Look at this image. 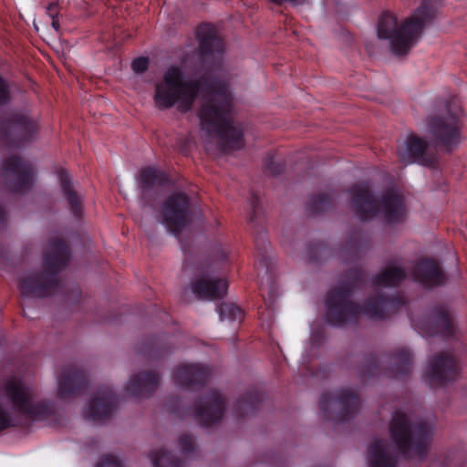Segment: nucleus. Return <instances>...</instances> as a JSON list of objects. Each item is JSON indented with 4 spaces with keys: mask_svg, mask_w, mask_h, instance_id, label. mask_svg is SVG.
I'll return each mask as SVG.
<instances>
[{
    "mask_svg": "<svg viewBox=\"0 0 467 467\" xmlns=\"http://www.w3.org/2000/svg\"><path fill=\"white\" fill-rule=\"evenodd\" d=\"M435 16L436 9L430 0H424L401 24L393 14L384 12L378 21V37L389 40L390 50L395 56H405L419 41L425 26L432 22Z\"/></svg>",
    "mask_w": 467,
    "mask_h": 467,
    "instance_id": "nucleus-3",
    "label": "nucleus"
},
{
    "mask_svg": "<svg viewBox=\"0 0 467 467\" xmlns=\"http://www.w3.org/2000/svg\"><path fill=\"white\" fill-rule=\"evenodd\" d=\"M38 130L36 117L27 111H11L0 121V140L10 147H21L35 140Z\"/></svg>",
    "mask_w": 467,
    "mask_h": 467,
    "instance_id": "nucleus-8",
    "label": "nucleus"
},
{
    "mask_svg": "<svg viewBox=\"0 0 467 467\" xmlns=\"http://www.w3.org/2000/svg\"><path fill=\"white\" fill-rule=\"evenodd\" d=\"M458 365L453 357L441 353L435 357L429 367V377L435 382L444 383L452 380L458 374Z\"/></svg>",
    "mask_w": 467,
    "mask_h": 467,
    "instance_id": "nucleus-21",
    "label": "nucleus"
},
{
    "mask_svg": "<svg viewBox=\"0 0 467 467\" xmlns=\"http://www.w3.org/2000/svg\"><path fill=\"white\" fill-rule=\"evenodd\" d=\"M228 284L223 278L200 276L192 283V291L202 300H216L226 295Z\"/></svg>",
    "mask_w": 467,
    "mask_h": 467,
    "instance_id": "nucleus-19",
    "label": "nucleus"
},
{
    "mask_svg": "<svg viewBox=\"0 0 467 467\" xmlns=\"http://www.w3.org/2000/svg\"><path fill=\"white\" fill-rule=\"evenodd\" d=\"M4 391L15 410L20 414L33 420H46L52 413V407L45 402H35L32 392L20 380L8 379Z\"/></svg>",
    "mask_w": 467,
    "mask_h": 467,
    "instance_id": "nucleus-10",
    "label": "nucleus"
},
{
    "mask_svg": "<svg viewBox=\"0 0 467 467\" xmlns=\"http://www.w3.org/2000/svg\"><path fill=\"white\" fill-rule=\"evenodd\" d=\"M117 407V398L109 388L99 389L88 404L85 417L94 422L108 419Z\"/></svg>",
    "mask_w": 467,
    "mask_h": 467,
    "instance_id": "nucleus-16",
    "label": "nucleus"
},
{
    "mask_svg": "<svg viewBox=\"0 0 467 467\" xmlns=\"http://www.w3.org/2000/svg\"><path fill=\"white\" fill-rule=\"evenodd\" d=\"M97 467H122V465L115 456L106 455L101 458Z\"/></svg>",
    "mask_w": 467,
    "mask_h": 467,
    "instance_id": "nucleus-38",
    "label": "nucleus"
},
{
    "mask_svg": "<svg viewBox=\"0 0 467 467\" xmlns=\"http://www.w3.org/2000/svg\"><path fill=\"white\" fill-rule=\"evenodd\" d=\"M389 433L400 451L410 458L422 460L428 451L434 423L396 411L389 422Z\"/></svg>",
    "mask_w": 467,
    "mask_h": 467,
    "instance_id": "nucleus-5",
    "label": "nucleus"
},
{
    "mask_svg": "<svg viewBox=\"0 0 467 467\" xmlns=\"http://www.w3.org/2000/svg\"><path fill=\"white\" fill-rule=\"evenodd\" d=\"M10 99V90L7 82L0 77V105L5 104Z\"/></svg>",
    "mask_w": 467,
    "mask_h": 467,
    "instance_id": "nucleus-37",
    "label": "nucleus"
},
{
    "mask_svg": "<svg viewBox=\"0 0 467 467\" xmlns=\"http://www.w3.org/2000/svg\"><path fill=\"white\" fill-rule=\"evenodd\" d=\"M431 323L433 327L428 334L430 336L442 334L445 336L452 335L453 327L448 311L445 307L436 308L431 316Z\"/></svg>",
    "mask_w": 467,
    "mask_h": 467,
    "instance_id": "nucleus-27",
    "label": "nucleus"
},
{
    "mask_svg": "<svg viewBox=\"0 0 467 467\" xmlns=\"http://www.w3.org/2000/svg\"><path fill=\"white\" fill-rule=\"evenodd\" d=\"M368 467H396L397 454L388 441L375 439L367 451Z\"/></svg>",
    "mask_w": 467,
    "mask_h": 467,
    "instance_id": "nucleus-18",
    "label": "nucleus"
},
{
    "mask_svg": "<svg viewBox=\"0 0 467 467\" xmlns=\"http://www.w3.org/2000/svg\"><path fill=\"white\" fill-rule=\"evenodd\" d=\"M34 174V169L29 162L13 155L3 161L0 176L8 191L25 192L31 188Z\"/></svg>",
    "mask_w": 467,
    "mask_h": 467,
    "instance_id": "nucleus-11",
    "label": "nucleus"
},
{
    "mask_svg": "<svg viewBox=\"0 0 467 467\" xmlns=\"http://www.w3.org/2000/svg\"><path fill=\"white\" fill-rule=\"evenodd\" d=\"M414 279L426 286L441 285L445 275L440 265L430 259L420 261L413 271Z\"/></svg>",
    "mask_w": 467,
    "mask_h": 467,
    "instance_id": "nucleus-23",
    "label": "nucleus"
},
{
    "mask_svg": "<svg viewBox=\"0 0 467 467\" xmlns=\"http://www.w3.org/2000/svg\"><path fill=\"white\" fill-rule=\"evenodd\" d=\"M210 369L201 364H182L173 373L177 385L182 387H194L202 385L210 377Z\"/></svg>",
    "mask_w": 467,
    "mask_h": 467,
    "instance_id": "nucleus-20",
    "label": "nucleus"
},
{
    "mask_svg": "<svg viewBox=\"0 0 467 467\" xmlns=\"http://www.w3.org/2000/svg\"><path fill=\"white\" fill-rule=\"evenodd\" d=\"M351 207L360 220L382 213L389 223L401 222L406 214L402 196L394 190L386 191L379 202L366 183L354 185L350 190Z\"/></svg>",
    "mask_w": 467,
    "mask_h": 467,
    "instance_id": "nucleus-6",
    "label": "nucleus"
},
{
    "mask_svg": "<svg viewBox=\"0 0 467 467\" xmlns=\"http://www.w3.org/2000/svg\"><path fill=\"white\" fill-rule=\"evenodd\" d=\"M257 202H258V198L255 197V196H253L251 201H250V205L253 208L254 213H256Z\"/></svg>",
    "mask_w": 467,
    "mask_h": 467,
    "instance_id": "nucleus-40",
    "label": "nucleus"
},
{
    "mask_svg": "<svg viewBox=\"0 0 467 467\" xmlns=\"http://www.w3.org/2000/svg\"><path fill=\"white\" fill-rule=\"evenodd\" d=\"M149 59L147 57H138L131 63V67L136 73H143L148 69Z\"/></svg>",
    "mask_w": 467,
    "mask_h": 467,
    "instance_id": "nucleus-36",
    "label": "nucleus"
},
{
    "mask_svg": "<svg viewBox=\"0 0 467 467\" xmlns=\"http://www.w3.org/2000/svg\"><path fill=\"white\" fill-rule=\"evenodd\" d=\"M198 95L202 97L198 110L200 130L206 147L216 140L222 151L242 149L244 130L232 119L233 96L225 82L212 77L185 81L182 70L171 67L156 85L154 100L159 109H170L177 103L180 111L187 112Z\"/></svg>",
    "mask_w": 467,
    "mask_h": 467,
    "instance_id": "nucleus-1",
    "label": "nucleus"
},
{
    "mask_svg": "<svg viewBox=\"0 0 467 467\" xmlns=\"http://www.w3.org/2000/svg\"><path fill=\"white\" fill-rule=\"evenodd\" d=\"M397 153L400 162L404 164L417 162L431 167L438 161L436 148L414 133L409 134L399 143Z\"/></svg>",
    "mask_w": 467,
    "mask_h": 467,
    "instance_id": "nucleus-12",
    "label": "nucleus"
},
{
    "mask_svg": "<svg viewBox=\"0 0 467 467\" xmlns=\"http://www.w3.org/2000/svg\"><path fill=\"white\" fill-rule=\"evenodd\" d=\"M221 320L241 321L244 318L243 310L234 303H223L219 306Z\"/></svg>",
    "mask_w": 467,
    "mask_h": 467,
    "instance_id": "nucleus-30",
    "label": "nucleus"
},
{
    "mask_svg": "<svg viewBox=\"0 0 467 467\" xmlns=\"http://www.w3.org/2000/svg\"><path fill=\"white\" fill-rule=\"evenodd\" d=\"M87 382L82 370L75 367L65 368L57 380V397L61 400L68 399L85 389Z\"/></svg>",
    "mask_w": 467,
    "mask_h": 467,
    "instance_id": "nucleus-17",
    "label": "nucleus"
},
{
    "mask_svg": "<svg viewBox=\"0 0 467 467\" xmlns=\"http://www.w3.org/2000/svg\"><path fill=\"white\" fill-rule=\"evenodd\" d=\"M225 400L222 395L212 390L200 396L192 409H185L181 405L172 408V412L181 418L192 416L202 426H211L218 423L223 416Z\"/></svg>",
    "mask_w": 467,
    "mask_h": 467,
    "instance_id": "nucleus-9",
    "label": "nucleus"
},
{
    "mask_svg": "<svg viewBox=\"0 0 467 467\" xmlns=\"http://www.w3.org/2000/svg\"><path fill=\"white\" fill-rule=\"evenodd\" d=\"M70 258L68 247L60 238L50 240L44 254V272L25 275L19 283L22 296L46 297L55 294L58 288L57 273L66 267Z\"/></svg>",
    "mask_w": 467,
    "mask_h": 467,
    "instance_id": "nucleus-4",
    "label": "nucleus"
},
{
    "mask_svg": "<svg viewBox=\"0 0 467 467\" xmlns=\"http://www.w3.org/2000/svg\"><path fill=\"white\" fill-rule=\"evenodd\" d=\"M219 260H225L226 259V253L223 251H220L218 254Z\"/></svg>",
    "mask_w": 467,
    "mask_h": 467,
    "instance_id": "nucleus-43",
    "label": "nucleus"
},
{
    "mask_svg": "<svg viewBox=\"0 0 467 467\" xmlns=\"http://www.w3.org/2000/svg\"><path fill=\"white\" fill-rule=\"evenodd\" d=\"M160 385V375L156 371H141L132 376L126 391L135 397L144 398L150 395Z\"/></svg>",
    "mask_w": 467,
    "mask_h": 467,
    "instance_id": "nucleus-22",
    "label": "nucleus"
},
{
    "mask_svg": "<svg viewBox=\"0 0 467 467\" xmlns=\"http://www.w3.org/2000/svg\"><path fill=\"white\" fill-rule=\"evenodd\" d=\"M380 371V361L378 358L371 356L364 361L361 368L359 369V375L362 378H370L379 375Z\"/></svg>",
    "mask_w": 467,
    "mask_h": 467,
    "instance_id": "nucleus-32",
    "label": "nucleus"
},
{
    "mask_svg": "<svg viewBox=\"0 0 467 467\" xmlns=\"http://www.w3.org/2000/svg\"><path fill=\"white\" fill-rule=\"evenodd\" d=\"M150 457L153 467H182L181 461L173 459L162 449L152 451Z\"/></svg>",
    "mask_w": 467,
    "mask_h": 467,
    "instance_id": "nucleus-29",
    "label": "nucleus"
},
{
    "mask_svg": "<svg viewBox=\"0 0 467 467\" xmlns=\"http://www.w3.org/2000/svg\"><path fill=\"white\" fill-rule=\"evenodd\" d=\"M51 19H52V22H51L52 27L57 32L58 29H59L58 20H57V17H54V18H51Z\"/></svg>",
    "mask_w": 467,
    "mask_h": 467,
    "instance_id": "nucleus-42",
    "label": "nucleus"
},
{
    "mask_svg": "<svg viewBox=\"0 0 467 467\" xmlns=\"http://www.w3.org/2000/svg\"><path fill=\"white\" fill-rule=\"evenodd\" d=\"M197 38L200 53L203 57L221 53L223 50V39L217 35L216 30L208 24L198 27Z\"/></svg>",
    "mask_w": 467,
    "mask_h": 467,
    "instance_id": "nucleus-24",
    "label": "nucleus"
},
{
    "mask_svg": "<svg viewBox=\"0 0 467 467\" xmlns=\"http://www.w3.org/2000/svg\"><path fill=\"white\" fill-rule=\"evenodd\" d=\"M284 164L282 162H276L273 158H268L265 163V171L271 175H278L284 171Z\"/></svg>",
    "mask_w": 467,
    "mask_h": 467,
    "instance_id": "nucleus-35",
    "label": "nucleus"
},
{
    "mask_svg": "<svg viewBox=\"0 0 467 467\" xmlns=\"http://www.w3.org/2000/svg\"><path fill=\"white\" fill-rule=\"evenodd\" d=\"M360 404L358 395L349 389H340L336 395L325 393L320 401L321 410L325 412L332 410L337 414L335 420L340 421L354 417L359 411Z\"/></svg>",
    "mask_w": 467,
    "mask_h": 467,
    "instance_id": "nucleus-14",
    "label": "nucleus"
},
{
    "mask_svg": "<svg viewBox=\"0 0 467 467\" xmlns=\"http://www.w3.org/2000/svg\"><path fill=\"white\" fill-rule=\"evenodd\" d=\"M462 109L455 99L446 101L438 112L430 115L426 119L428 132L433 137L437 145L442 146L446 151L460 142L459 118Z\"/></svg>",
    "mask_w": 467,
    "mask_h": 467,
    "instance_id": "nucleus-7",
    "label": "nucleus"
},
{
    "mask_svg": "<svg viewBox=\"0 0 467 467\" xmlns=\"http://www.w3.org/2000/svg\"><path fill=\"white\" fill-rule=\"evenodd\" d=\"M178 443L180 450L183 454L192 451L195 448L194 439L187 434L182 435L179 438Z\"/></svg>",
    "mask_w": 467,
    "mask_h": 467,
    "instance_id": "nucleus-34",
    "label": "nucleus"
},
{
    "mask_svg": "<svg viewBox=\"0 0 467 467\" xmlns=\"http://www.w3.org/2000/svg\"><path fill=\"white\" fill-rule=\"evenodd\" d=\"M412 356L405 348H397L391 357L390 376L400 378L408 375L411 371Z\"/></svg>",
    "mask_w": 467,
    "mask_h": 467,
    "instance_id": "nucleus-26",
    "label": "nucleus"
},
{
    "mask_svg": "<svg viewBox=\"0 0 467 467\" xmlns=\"http://www.w3.org/2000/svg\"><path fill=\"white\" fill-rule=\"evenodd\" d=\"M161 217L169 231L179 235L191 223L188 196L176 192L167 198L162 204Z\"/></svg>",
    "mask_w": 467,
    "mask_h": 467,
    "instance_id": "nucleus-13",
    "label": "nucleus"
},
{
    "mask_svg": "<svg viewBox=\"0 0 467 467\" xmlns=\"http://www.w3.org/2000/svg\"><path fill=\"white\" fill-rule=\"evenodd\" d=\"M167 182L166 174L153 167L140 170L138 177L140 197L144 205L150 204L157 198L156 188Z\"/></svg>",
    "mask_w": 467,
    "mask_h": 467,
    "instance_id": "nucleus-15",
    "label": "nucleus"
},
{
    "mask_svg": "<svg viewBox=\"0 0 467 467\" xmlns=\"http://www.w3.org/2000/svg\"><path fill=\"white\" fill-rule=\"evenodd\" d=\"M47 15L51 17H57L58 16V6L56 3H51L47 7Z\"/></svg>",
    "mask_w": 467,
    "mask_h": 467,
    "instance_id": "nucleus-39",
    "label": "nucleus"
},
{
    "mask_svg": "<svg viewBox=\"0 0 467 467\" xmlns=\"http://www.w3.org/2000/svg\"><path fill=\"white\" fill-rule=\"evenodd\" d=\"M362 281V271L355 269L349 272L347 285L335 287L330 291L327 299L329 323L341 326L355 321L360 314L370 318H385L404 304L401 299L388 298L379 295L369 297L362 307L356 306L349 300L350 293Z\"/></svg>",
    "mask_w": 467,
    "mask_h": 467,
    "instance_id": "nucleus-2",
    "label": "nucleus"
},
{
    "mask_svg": "<svg viewBox=\"0 0 467 467\" xmlns=\"http://www.w3.org/2000/svg\"><path fill=\"white\" fill-rule=\"evenodd\" d=\"M257 399L254 395L249 394L238 400L234 405V412L237 417H244L256 408Z\"/></svg>",
    "mask_w": 467,
    "mask_h": 467,
    "instance_id": "nucleus-31",
    "label": "nucleus"
},
{
    "mask_svg": "<svg viewBox=\"0 0 467 467\" xmlns=\"http://www.w3.org/2000/svg\"><path fill=\"white\" fill-rule=\"evenodd\" d=\"M406 277L405 270L398 265H388L373 279V284L379 286H397Z\"/></svg>",
    "mask_w": 467,
    "mask_h": 467,
    "instance_id": "nucleus-28",
    "label": "nucleus"
},
{
    "mask_svg": "<svg viewBox=\"0 0 467 467\" xmlns=\"http://www.w3.org/2000/svg\"><path fill=\"white\" fill-rule=\"evenodd\" d=\"M5 219V213L2 207H0V228L4 225Z\"/></svg>",
    "mask_w": 467,
    "mask_h": 467,
    "instance_id": "nucleus-41",
    "label": "nucleus"
},
{
    "mask_svg": "<svg viewBox=\"0 0 467 467\" xmlns=\"http://www.w3.org/2000/svg\"><path fill=\"white\" fill-rule=\"evenodd\" d=\"M331 203V196L328 194H318L311 198L309 206L313 213L325 210Z\"/></svg>",
    "mask_w": 467,
    "mask_h": 467,
    "instance_id": "nucleus-33",
    "label": "nucleus"
},
{
    "mask_svg": "<svg viewBox=\"0 0 467 467\" xmlns=\"http://www.w3.org/2000/svg\"><path fill=\"white\" fill-rule=\"evenodd\" d=\"M60 187L64 197L66 198L71 213L78 217L82 210V199L74 189L71 179L66 171L59 173Z\"/></svg>",
    "mask_w": 467,
    "mask_h": 467,
    "instance_id": "nucleus-25",
    "label": "nucleus"
}]
</instances>
